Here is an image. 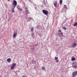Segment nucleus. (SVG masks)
Masks as SVG:
<instances>
[{"label":"nucleus","mask_w":77,"mask_h":77,"mask_svg":"<svg viewBox=\"0 0 77 77\" xmlns=\"http://www.w3.org/2000/svg\"><path fill=\"white\" fill-rule=\"evenodd\" d=\"M21 10H22V9L21 8L20 9V11H21Z\"/></svg>","instance_id":"25"},{"label":"nucleus","mask_w":77,"mask_h":77,"mask_svg":"<svg viewBox=\"0 0 77 77\" xmlns=\"http://www.w3.org/2000/svg\"><path fill=\"white\" fill-rule=\"evenodd\" d=\"M77 26V23H75V24L73 25L74 26Z\"/></svg>","instance_id":"16"},{"label":"nucleus","mask_w":77,"mask_h":77,"mask_svg":"<svg viewBox=\"0 0 77 77\" xmlns=\"http://www.w3.org/2000/svg\"><path fill=\"white\" fill-rule=\"evenodd\" d=\"M54 60H58V58L57 57H55Z\"/></svg>","instance_id":"13"},{"label":"nucleus","mask_w":77,"mask_h":77,"mask_svg":"<svg viewBox=\"0 0 77 77\" xmlns=\"http://www.w3.org/2000/svg\"><path fill=\"white\" fill-rule=\"evenodd\" d=\"M59 62V60H57L56 61V62Z\"/></svg>","instance_id":"24"},{"label":"nucleus","mask_w":77,"mask_h":77,"mask_svg":"<svg viewBox=\"0 0 77 77\" xmlns=\"http://www.w3.org/2000/svg\"><path fill=\"white\" fill-rule=\"evenodd\" d=\"M77 75V71L74 72L72 73V76L73 77H75Z\"/></svg>","instance_id":"4"},{"label":"nucleus","mask_w":77,"mask_h":77,"mask_svg":"<svg viewBox=\"0 0 77 77\" xmlns=\"http://www.w3.org/2000/svg\"><path fill=\"white\" fill-rule=\"evenodd\" d=\"M34 29L33 28H32L31 29V31H32V32H33Z\"/></svg>","instance_id":"15"},{"label":"nucleus","mask_w":77,"mask_h":77,"mask_svg":"<svg viewBox=\"0 0 77 77\" xmlns=\"http://www.w3.org/2000/svg\"><path fill=\"white\" fill-rule=\"evenodd\" d=\"M57 2H55L54 3V5L55 7H57Z\"/></svg>","instance_id":"10"},{"label":"nucleus","mask_w":77,"mask_h":77,"mask_svg":"<svg viewBox=\"0 0 77 77\" xmlns=\"http://www.w3.org/2000/svg\"><path fill=\"white\" fill-rule=\"evenodd\" d=\"M25 13L26 14V16L28 14H30V13L29 12V11L27 10H26L25 11Z\"/></svg>","instance_id":"11"},{"label":"nucleus","mask_w":77,"mask_h":77,"mask_svg":"<svg viewBox=\"0 0 77 77\" xmlns=\"http://www.w3.org/2000/svg\"><path fill=\"white\" fill-rule=\"evenodd\" d=\"M7 62H8V63H10L11 62V58H8L7 60Z\"/></svg>","instance_id":"9"},{"label":"nucleus","mask_w":77,"mask_h":77,"mask_svg":"<svg viewBox=\"0 0 77 77\" xmlns=\"http://www.w3.org/2000/svg\"><path fill=\"white\" fill-rule=\"evenodd\" d=\"M60 5H62V0H60Z\"/></svg>","instance_id":"18"},{"label":"nucleus","mask_w":77,"mask_h":77,"mask_svg":"<svg viewBox=\"0 0 77 77\" xmlns=\"http://www.w3.org/2000/svg\"><path fill=\"white\" fill-rule=\"evenodd\" d=\"M42 70H43L44 71L45 70V67H42Z\"/></svg>","instance_id":"17"},{"label":"nucleus","mask_w":77,"mask_h":77,"mask_svg":"<svg viewBox=\"0 0 77 77\" xmlns=\"http://www.w3.org/2000/svg\"><path fill=\"white\" fill-rule=\"evenodd\" d=\"M17 33L15 32L14 33L13 35V38H16V36H17Z\"/></svg>","instance_id":"7"},{"label":"nucleus","mask_w":77,"mask_h":77,"mask_svg":"<svg viewBox=\"0 0 77 77\" xmlns=\"http://www.w3.org/2000/svg\"><path fill=\"white\" fill-rule=\"evenodd\" d=\"M76 45H77V43L75 42H74L72 44L71 47L72 48H74Z\"/></svg>","instance_id":"5"},{"label":"nucleus","mask_w":77,"mask_h":77,"mask_svg":"<svg viewBox=\"0 0 77 77\" xmlns=\"http://www.w3.org/2000/svg\"><path fill=\"white\" fill-rule=\"evenodd\" d=\"M17 8L18 9H20V8L19 7H18V6L17 7Z\"/></svg>","instance_id":"22"},{"label":"nucleus","mask_w":77,"mask_h":77,"mask_svg":"<svg viewBox=\"0 0 77 77\" xmlns=\"http://www.w3.org/2000/svg\"><path fill=\"white\" fill-rule=\"evenodd\" d=\"M33 33H32L31 34L32 36H33Z\"/></svg>","instance_id":"21"},{"label":"nucleus","mask_w":77,"mask_h":77,"mask_svg":"<svg viewBox=\"0 0 77 77\" xmlns=\"http://www.w3.org/2000/svg\"><path fill=\"white\" fill-rule=\"evenodd\" d=\"M77 65V63L75 62L73 63V65H72V68H77V66H76Z\"/></svg>","instance_id":"3"},{"label":"nucleus","mask_w":77,"mask_h":77,"mask_svg":"<svg viewBox=\"0 0 77 77\" xmlns=\"http://www.w3.org/2000/svg\"><path fill=\"white\" fill-rule=\"evenodd\" d=\"M12 12H15V11H14V9H13V7L12 8Z\"/></svg>","instance_id":"19"},{"label":"nucleus","mask_w":77,"mask_h":77,"mask_svg":"<svg viewBox=\"0 0 77 77\" xmlns=\"http://www.w3.org/2000/svg\"><path fill=\"white\" fill-rule=\"evenodd\" d=\"M58 32H59V35H60V36H62L63 35V34H62V32H61V30H59L58 31Z\"/></svg>","instance_id":"8"},{"label":"nucleus","mask_w":77,"mask_h":77,"mask_svg":"<svg viewBox=\"0 0 77 77\" xmlns=\"http://www.w3.org/2000/svg\"><path fill=\"white\" fill-rule=\"evenodd\" d=\"M43 13L45 15H48V11L47 10H42Z\"/></svg>","instance_id":"2"},{"label":"nucleus","mask_w":77,"mask_h":77,"mask_svg":"<svg viewBox=\"0 0 77 77\" xmlns=\"http://www.w3.org/2000/svg\"><path fill=\"white\" fill-rule=\"evenodd\" d=\"M32 51H34V49H32Z\"/></svg>","instance_id":"23"},{"label":"nucleus","mask_w":77,"mask_h":77,"mask_svg":"<svg viewBox=\"0 0 77 77\" xmlns=\"http://www.w3.org/2000/svg\"><path fill=\"white\" fill-rule=\"evenodd\" d=\"M17 1L15 0H14L13 2V9H15V7H16V6H17Z\"/></svg>","instance_id":"1"},{"label":"nucleus","mask_w":77,"mask_h":77,"mask_svg":"<svg viewBox=\"0 0 77 77\" xmlns=\"http://www.w3.org/2000/svg\"><path fill=\"white\" fill-rule=\"evenodd\" d=\"M64 8H67L66 7V5H64Z\"/></svg>","instance_id":"20"},{"label":"nucleus","mask_w":77,"mask_h":77,"mask_svg":"<svg viewBox=\"0 0 77 77\" xmlns=\"http://www.w3.org/2000/svg\"><path fill=\"white\" fill-rule=\"evenodd\" d=\"M15 66H16V64L15 63H13L11 67V69H14V67H15Z\"/></svg>","instance_id":"6"},{"label":"nucleus","mask_w":77,"mask_h":77,"mask_svg":"<svg viewBox=\"0 0 77 77\" xmlns=\"http://www.w3.org/2000/svg\"><path fill=\"white\" fill-rule=\"evenodd\" d=\"M63 30H66V27H63Z\"/></svg>","instance_id":"14"},{"label":"nucleus","mask_w":77,"mask_h":77,"mask_svg":"<svg viewBox=\"0 0 77 77\" xmlns=\"http://www.w3.org/2000/svg\"><path fill=\"white\" fill-rule=\"evenodd\" d=\"M32 18H30V20H32Z\"/></svg>","instance_id":"26"},{"label":"nucleus","mask_w":77,"mask_h":77,"mask_svg":"<svg viewBox=\"0 0 77 77\" xmlns=\"http://www.w3.org/2000/svg\"><path fill=\"white\" fill-rule=\"evenodd\" d=\"M72 61H74V60H75V58L74 57H72L71 59Z\"/></svg>","instance_id":"12"}]
</instances>
